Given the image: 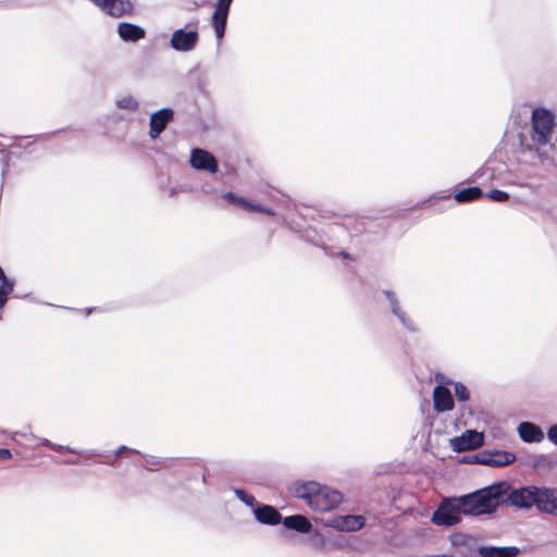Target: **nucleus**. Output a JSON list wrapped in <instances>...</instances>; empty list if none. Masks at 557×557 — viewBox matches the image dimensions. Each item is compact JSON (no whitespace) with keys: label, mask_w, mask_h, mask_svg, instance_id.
<instances>
[{"label":"nucleus","mask_w":557,"mask_h":557,"mask_svg":"<svg viewBox=\"0 0 557 557\" xmlns=\"http://www.w3.org/2000/svg\"><path fill=\"white\" fill-rule=\"evenodd\" d=\"M500 487L493 483L462 496L443 498L431 520L436 525L451 527L461 521V515H491L499 507Z\"/></svg>","instance_id":"1"},{"label":"nucleus","mask_w":557,"mask_h":557,"mask_svg":"<svg viewBox=\"0 0 557 557\" xmlns=\"http://www.w3.org/2000/svg\"><path fill=\"white\" fill-rule=\"evenodd\" d=\"M555 126V114L552 110L543 107L533 109L530 139L521 144L519 153L520 166L547 168L554 164L556 147L553 137Z\"/></svg>","instance_id":"2"},{"label":"nucleus","mask_w":557,"mask_h":557,"mask_svg":"<svg viewBox=\"0 0 557 557\" xmlns=\"http://www.w3.org/2000/svg\"><path fill=\"white\" fill-rule=\"evenodd\" d=\"M502 485L499 506L508 504L517 509L535 507L540 512L557 516V487L524 485L513 487L507 481L495 482Z\"/></svg>","instance_id":"3"},{"label":"nucleus","mask_w":557,"mask_h":557,"mask_svg":"<svg viewBox=\"0 0 557 557\" xmlns=\"http://www.w3.org/2000/svg\"><path fill=\"white\" fill-rule=\"evenodd\" d=\"M290 492L295 497L306 500L311 509L321 512L334 509L343 500L338 491L314 481L295 482Z\"/></svg>","instance_id":"4"},{"label":"nucleus","mask_w":557,"mask_h":557,"mask_svg":"<svg viewBox=\"0 0 557 557\" xmlns=\"http://www.w3.org/2000/svg\"><path fill=\"white\" fill-rule=\"evenodd\" d=\"M197 22L194 24H188L184 28L175 29L170 37V47L176 51L182 53H188L194 51L200 39V35L197 28Z\"/></svg>","instance_id":"5"},{"label":"nucleus","mask_w":557,"mask_h":557,"mask_svg":"<svg viewBox=\"0 0 557 557\" xmlns=\"http://www.w3.org/2000/svg\"><path fill=\"white\" fill-rule=\"evenodd\" d=\"M382 293L386 298L392 314L398 320L399 324L410 333H418L420 331L419 326L406 310L403 309L396 293L389 289H384Z\"/></svg>","instance_id":"6"},{"label":"nucleus","mask_w":557,"mask_h":557,"mask_svg":"<svg viewBox=\"0 0 557 557\" xmlns=\"http://www.w3.org/2000/svg\"><path fill=\"white\" fill-rule=\"evenodd\" d=\"M516 460L515 454L506 450L486 449L482 450L473 457V462L494 468L508 466Z\"/></svg>","instance_id":"7"},{"label":"nucleus","mask_w":557,"mask_h":557,"mask_svg":"<svg viewBox=\"0 0 557 557\" xmlns=\"http://www.w3.org/2000/svg\"><path fill=\"white\" fill-rule=\"evenodd\" d=\"M189 164L197 171H206L214 174L219 171L216 158L210 151L202 148H193L190 151Z\"/></svg>","instance_id":"8"},{"label":"nucleus","mask_w":557,"mask_h":557,"mask_svg":"<svg viewBox=\"0 0 557 557\" xmlns=\"http://www.w3.org/2000/svg\"><path fill=\"white\" fill-rule=\"evenodd\" d=\"M484 444V435L475 430H467L460 436L450 440V446L457 453L473 450Z\"/></svg>","instance_id":"9"},{"label":"nucleus","mask_w":557,"mask_h":557,"mask_svg":"<svg viewBox=\"0 0 557 557\" xmlns=\"http://www.w3.org/2000/svg\"><path fill=\"white\" fill-rule=\"evenodd\" d=\"M174 119V111L171 108H162L150 115L149 119V137L156 140L164 132L168 124Z\"/></svg>","instance_id":"10"},{"label":"nucleus","mask_w":557,"mask_h":557,"mask_svg":"<svg viewBox=\"0 0 557 557\" xmlns=\"http://www.w3.org/2000/svg\"><path fill=\"white\" fill-rule=\"evenodd\" d=\"M233 0H218L212 15V26L218 40H221L225 35L226 23L228 17L230 8Z\"/></svg>","instance_id":"11"},{"label":"nucleus","mask_w":557,"mask_h":557,"mask_svg":"<svg viewBox=\"0 0 557 557\" xmlns=\"http://www.w3.org/2000/svg\"><path fill=\"white\" fill-rule=\"evenodd\" d=\"M255 519L264 525H277L282 521L280 511L268 504L258 503L252 509Z\"/></svg>","instance_id":"12"},{"label":"nucleus","mask_w":557,"mask_h":557,"mask_svg":"<svg viewBox=\"0 0 557 557\" xmlns=\"http://www.w3.org/2000/svg\"><path fill=\"white\" fill-rule=\"evenodd\" d=\"M325 524L339 531L352 532L363 527L364 519L362 516H338L329 519Z\"/></svg>","instance_id":"13"},{"label":"nucleus","mask_w":557,"mask_h":557,"mask_svg":"<svg viewBox=\"0 0 557 557\" xmlns=\"http://www.w3.org/2000/svg\"><path fill=\"white\" fill-rule=\"evenodd\" d=\"M433 407L436 412H445L454 408L453 395L447 387L443 385H436L434 387Z\"/></svg>","instance_id":"14"},{"label":"nucleus","mask_w":557,"mask_h":557,"mask_svg":"<svg viewBox=\"0 0 557 557\" xmlns=\"http://www.w3.org/2000/svg\"><path fill=\"white\" fill-rule=\"evenodd\" d=\"M117 34L123 41L137 42L145 38L146 30L139 25L122 22L117 25Z\"/></svg>","instance_id":"15"},{"label":"nucleus","mask_w":557,"mask_h":557,"mask_svg":"<svg viewBox=\"0 0 557 557\" xmlns=\"http://www.w3.org/2000/svg\"><path fill=\"white\" fill-rule=\"evenodd\" d=\"M518 433L520 438L525 443H540L544 440L543 430L533 422H521L518 425Z\"/></svg>","instance_id":"16"},{"label":"nucleus","mask_w":557,"mask_h":557,"mask_svg":"<svg viewBox=\"0 0 557 557\" xmlns=\"http://www.w3.org/2000/svg\"><path fill=\"white\" fill-rule=\"evenodd\" d=\"M281 523L288 530H294L299 533H309L312 529L311 522L302 515H292L282 517Z\"/></svg>","instance_id":"17"},{"label":"nucleus","mask_w":557,"mask_h":557,"mask_svg":"<svg viewBox=\"0 0 557 557\" xmlns=\"http://www.w3.org/2000/svg\"><path fill=\"white\" fill-rule=\"evenodd\" d=\"M519 548L516 546H480L478 554L481 557H516L519 554Z\"/></svg>","instance_id":"18"},{"label":"nucleus","mask_w":557,"mask_h":557,"mask_svg":"<svg viewBox=\"0 0 557 557\" xmlns=\"http://www.w3.org/2000/svg\"><path fill=\"white\" fill-rule=\"evenodd\" d=\"M139 101L131 94L121 96L115 100V107L120 110L135 113L139 110Z\"/></svg>","instance_id":"19"},{"label":"nucleus","mask_w":557,"mask_h":557,"mask_svg":"<svg viewBox=\"0 0 557 557\" xmlns=\"http://www.w3.org/2000/svg\"><path fill=\"white\" fill-rule=\"evenodd\" d=\"M483 190L480 187H467L455 194V200L459 203L473 201L482 197Z\"/></svg>","instance_id":"20"},{"label":"nucleus","mask_w":557,"mask_h":557,"mask_svg":"<svg viewBox=\"0 0 557 557\" xmlns=\"http://www.w3.org/2000/svg\"><path fill=\"white\" fill-rule=\"evenodd\" d=\"M222 197L230 203L236 205L247 211L249 210V206H250L251 201H249L248 199H246L244 197L236 195L233 191H226L223 194Z\"/></svg>","instance_id":"21"},{"label":"nucleus","mask_w":557,"mask_h":557,"mask_svg":"<svg viewBox=\"0 0 557 557\" xmlns=\"http://www.w3.org/2000/svg\"><path fill=\"white\" fill-rule=\"evenodd\" d=\"M233 492L235 494V496L240 500L243 502L245 505H247L248 507L251 508V510L256 507V505L258 504V502L256 500L255 496L253 495H250V494H247L244 490L242 488H233Z\"/></svg>","instance_id":"22"},{"label":"nucleus","mask_w":557,"mask_h":557,"mask_svg":"<svg viewBox=\"0 0 557 557\" xmlns=\"http://www.w3.org/2000/svg\"><path fill=\"white\" fill-rule=\"evenodd\" d=\"M454 392L456 398L459 401H467L470 398V392L468 387L461 382L454 383Z\"/></svg>","instance_id":"23"},{"label":"nucleus","mask_w":557,"mask_h":557,"mask_svg":"<svg viewBox=\"0 0 557 557\" xmlns=\"http://www.w3.org/2000/svg\"><path fill=\"white\" fill-rule=\"evenodd\" d=\"M41 444L55 450V451H59V453H63V451H66V453H72V454H81V451L70 447V446H63V445H59V444H54L52 443L51 441H49L48 438H41L40 440Z\"/></svg>","instance_id":"24"},{"label":"nucleus","mask_w":557,"mask_h":557,"mask_svg":"<svg viewBox=\"0 0 557 557\" xmlns=\"http://www.w3.org/2000/svg\"><path fill=\"white\" fill-rule=\"evenodd\" d=\"M486 196L492 201L499 203L506 202L509 199V194L499 189H491L486 193Z\"/></svg>","instance_id":"25"},{"label":"nucleus","mask_w":557,"mask_h":557,"mask_svg":"<svg viewBox=\"0 0 557 557\" xmlns=\"http://www.w3.org/2000/svg\"><path fill=\"white\" fill-rule=\"evenodd\" d=\"M0 294L10 295L13 292L14 283L13 281L5 278L3 281H0Z\"/></svg>","instance_id":"26"},{"label":"nucleus","mask_w":557,"mask_h":557,"mask_svg":"<svg viewBox=\"0 0 557 557\" xmlns=\"http://www.w3.org/2000/svg\"><path fill=\"white\" fill-rule=\"evenodd\" d=\"M145 459H146V463L150 467L151 470H152V467H162L164 465L163 460H161L158 457L151 456V455H146Z\"/></svg>","instance_id":"27"},{"label":"nucleus","mask_w":557,"mask_h":557,"mask_svg":"<svg viewBox=\"0 0 557 557\" xmlns=\"http://www.w3.org/2000/svg\"><path fill=\"white\" fill-rule=\"evenodd\" d=\"M547 438L550 443L557 446V423L549 426L547 430Z\"/></svg>","instance_id":"28"},{"label":"nucleus","mask_w":557,"mask_h":557,"mask_svg":"<svg viewBox=\"0 0 557 557\" xmlns=\"http://www.w3.org/2000/svg\"><path fill=\"white\" fill-rule=\"evenodd\" d=\"M125 453H138V451L136 449L129 448L125 445H121L114 453L115 458L123 456Z\"/></svg>","instance_id":"29"},{"label":"nucleus","mask_w":557,"mask_h":557,"mask_svg":"<svg viewBox=\"0 0 557 557\" xmlns=\"http://www.w3.org/2000/svg\"><path fill=\"white\" fill-rule=\"evenodd\" d=\"M263 209H264V206L251 202L248 211L262 213Z\"/></svg>","instance_id":"30"},{"label":"nucleus","mask_w":557,"mask_h":557,"mask_svg":"<svg viewBox=\"0 0 557 557\" xmlns=\"http://www.w3.org/2000/svg\"><path fill=\"white\" fill-rule=\"evenodd\" d=\"M11 458H12V454H11L10 449L0 448V459L7 460V459H11Z\"/></svg>","instance_id":"31"},{"label":"nucleus","mask_w":557,"mask_h":557,"mask_svg":"<svg viewBox=\"0 0 557 557\" xmlns=\"http://www.w3.org/2000/svg\"><path fill=\"white\" fill-rule=\"evenodd\" d=\"M9 295L0 294V310L5 306Z\"/></svg>","instance_id":"32"},{"label":"nucleus","mask_w":557,"mask_h":557,"mask_svg":"<svg viewBox=\"0 0 557 557\" xmlns=\"http://www.w3.org/2000/svg\"><path fill=\"white\" fill-rule=\"evenodd\" d=\"M262 213L267 214V215H271V216L275 214V212L271 208H268V207H264Z\"/></svg>","instance_id":"33"},{"label":"nucleus","mask_w":557,"mask_h":557,"mask_svg":"<svg viewBox=\"0 0 557 557\" xmlns=\"http://www.w3.org/2000/svg\"><path fill=\"white\" fill-rule=\"evenodd\" d=\"M5 278H8V277H7L5 273H4V271L2 270V268L0 267V281H3Z\"/></svg>","instance_id":"34"},{"label":"nucleus","mask_w":557,"mask_h":557,"mask_svg":"<svg viewBox=\"0 0 557 557\" xmlns=\"http://www.w3.org/2000/svg\"><path fill=\"white\" fill-rule=\"evenodd\" d=\"M96 455V450H88L86 451V456L87 457H91V456H95Z\"/></svg>","instance_id":"35"},{"label":"nucleus","mask_w":557,"mask_h":557,"mask_svg":"<svg viewBox=\"0 0 557 557\" xmlns=\"http://www.w3.org/2000/svg\"><path fill=\"white\" fill-rule=\"evenodd\" d=\"M115 459H116V458H113V459H112V458H109V459L106 461V463H108V465H113V463L115 462Z\"/></svg>","instance_id":"36"},{"label":"nucleus","mask_w":557,"mask_h":557,"mask_svg":"<svg viewBox=\"0 0 557 557\" xmlns=\"http://www.w3.org/2000/svg\"><path fill=\"white\" fill-rule=\"evenodd\" d=\"M341 255H342V256H343V258H345V259H348V258H349V255H348V252H346V251H343Z\"/></svg>","instance_id":"37"},{"label":"nucleus","mask_w":557,"mask_h":557,"mask_svg":"<svg viewBox=\"0 0 557 557\" xmlns=\"http://www.w3.org/2000/svg\"><path fill=\"white\" fill-rule=\"evenodd\" d=\"M66 463L67 465H77V461L76 460H66Z\"/></svg>","instance_id":"38"}]
</instances>
